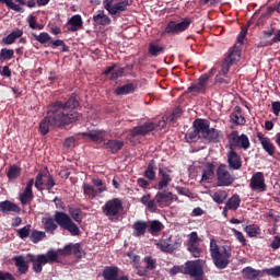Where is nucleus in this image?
<instances>
[{"label": "nucleus", "mask_w": 280, "mask_h": 280, "mask_svg": "<svg viewBox=\"0 0 280 280\" xmlns=\"http://www.w3.org/2000/svg\"><path fill=\"white\" fill-rule=\"evenodd\" d=\"M226 164L219 165V171L215 172V185L219 187H229L234 184V176L229 173Z\"/></svg>", "instance_id": "nucleus-10"}, {"label": "nucleus", "mask_w": 280, "mask_h": 280, "mask_svg": "<svg viewBox=\"0 0 280 280\" xmlns=\"http://www.w3.org/2000/svg\"><path fill=\"white\" fill-rule=\"evenodd\" d=\"M34 199V195L32 192V189L24 188V192H21V195H19V200L21 201V206H26L32 203V200Z\"/></svg>", "instance_id": "nucleus-34"}, {"label": "nucleus", "mask_w": 280, "mask_h": 280, "mask_svg": "<svg viewBox=\"0 0 280 280\" xmlns=\"http://www.w3.org/2000/svg\"><path fill=\"white\" fill-rule=\"evenodd\" d=\"M132 93H136V84L133 83H128L121 86H117V89H114V95L117 96L130 95Z\"/></svg>", "instance_id": "nucleus-24"}, {"label": "nucleus", "mask_w": 280, "mask_h": 280, "mask_svg": "<svg viewBox=\"0 0 280 280\" xmlns=\"http://www.w3.org/2000/svg\"><path fill=\"white\" fill-rule=\"evenodd\" d=\"M229 118L232 119V122H234L235 126H245V117L241 114L229 115Z\"/></svg>", "instance_id": "nucleus-52"}, {"label": "nucleus", "mask_w": 280, "mask_h": 280, "mask_svg": "<svg viewBox=\"0 0 280 280\" xmlns=\"http://www.w3.org/2000/svg\"><path fill=\"white\" fill-rule=\"evenodd\" d=\"M279 113H280V103L271 102V114H275L276 117H279Z\"/></svg>", "instance_id": "nucleus-59"}, {"label": "nucleus", "mask_w": 280, "mask_h": 280, "mask_svg": "<svg viewBox=\"0 0 280 280\" xmlns=\"http://www.w3.org/2000/svg\"><path fill=\"white\" fill-rule=\"evenodd\" d=\"M32 37H35V40L42 45L50 42V35L47 33H39V35L32 33Z\"/></svg>", "instance_id": "nucleus-49"}, {"label": "nucleus", "mask_w": 280, "mask_h": 280, "mask_svg": "<svg viewBox=\"0 0 280 280\" xmlns=\"http://www.w3.org/2000/svg\"><path fill=\"white\" fill-rule=\"evenodd\" d=\"M67 24L70 26L69 32L75 33L82 28V16L77 14L69 18Z\"/></svg>", "instance_id": "nucleus-28"}, {"label": "nucleus", "mask_w": 280, "mask_h": 280, "mask_svg": "<svg viewBox=\"0 0 280 280\" xmlns=\"http://www.w3.org/2000/svg\"><path fill=\"white\" fill-rule=\"evenodd\" d=\"M226 139L229 140V147L238 148L245 151L250 149V139H248L245 133L240 135L238 131H232Z\"/></svg>", "instance_id": "nucleus-9"}, {"label": "nucleus", "mask_w": 280, "mask_h": 280, "mask_svg": "<svg viewBox=\"0 0 280 280\" xmlns=\"http://www.w3.org/2000/svg\"><path fill=\"white\" fill-rule=\"evenodd\" d=\"M232 233L234 234V238H237V242H240V244H243V246L247 245V240H245V235L242 234V232L232 229Z\"/></svg>", "instance_id": "nucleus-54"}, {"label": "nucleus", "mask_w": 280, "mask_h": 280, "mask_svg": "<svg viewBox=\"0 0 280 280\" xmlns=\"http://www.w3.org/2000/svg\"><path fill=\"white\" fill-rule=\"evenodd\" d=\"M244 231L247 234V237H255L260 234V229L256 224L246 225Z\"/></svg>", "instance_id": "nucleus-46"}, {"label": "nucleus", "mask_w": 280, "mask_h": 280, "mask_svg": "<svg viewBox=\"0 0 280 280\" xmlns=\"http://www.w3.org/2000/svg\"><path fill=\"white\" fill-rule=\"evenodd\" d=\"M106 191V187L101 186L98 189L93 188V186L89 184H82V194L88 197V199L93 200L100 194Z\"/></svg>", "instance_id": "nucleus-21"}, {"label": "nucleus", "mask_w": 280, "mask_h": 280, "mask_svg": "<svg viewBox=\"0 0 280 280\" xmlns=\"http://www.w3.org/2000/svg\"><path fill=\"white\" fill-rule=\"evenodd\" d=\"M136 185H138V187H141V189H147L149 188V180L140 177L136 179Z\"/></svg>", "instance_id": "nucleus-60"}, {"label": "nucleus", "mask_w": 280, "mask_h": 280, "mask_svg": "<svg viewBox=\"0 0 280 280\" xmlns=\"http://www.w3.org/2000/svg\"><path fill=\"white\" fill-rule=\"evenodd\" d=\"M210 259L217 269L223 270L229 267L231 259V247L229 245L218 246L214 238H210Z\"/></svg>", "instance_id": "nucleus-5"}, {"label": "nucleus", "mask_w": 280, "mask_h": 280, "mask_svg": "<svg viewBox=\"0 0 280 280\" xmlns=\"http://www.w3.org/2000/svg\"><path fill=\"white\" fill-rule=\"evenodd\" d=\"M67 217L77 222V224L82 223V210L80 208L69 207V214L67 213Z\"/></svg>", "instance_id": "nucleus-35"}, {"label": "nucleus", "mask_w": 280, "mask_h": 280, "mask_svg": "<svg viewBox=\"0 0 280 280\" xmlns=\"http://www.w3.org/2000/svg\"><path fill=\"white\" fill-rule=\"evenodd\" d=\"M275 36V37H271ZM264 37L269 38L271 37V42H269V45L278 44L280 42V31H277V34H275V28H271L269 31H264Z\"/></svg>", "instance_id": "nucleus-43"}, {"label": "nucleus", "mask_w": 280, "mask_h": 280, "mask_svg": "<svg viewBox=\"0 0 280 280\" xmlns=\"http://www.w3.org/2000/svg\"><path fill=\"white\" fill-rule=\"evenodd\" d=\"M256 138H258V142H260V148L264 149L266 154H269V156H275V143H271V140L269 138L264 137V133H256Z\"/></svg>", "instance_id": "nucleus-18"}, {"label": "nucleus", "mask_w": 280, "mask_h": 280, "mask_svg": "<svg viewBox=\"0 0 280 280\" xmlns=\"http://www.w3.org/2000/svg\"><path fill=\"white\" fill-rule=\"evenodd\" d=\"M43 186L48 188V190L52 189V187H56V180L52 179V175H48V180L43 182Z\"/></svg>", "instance_id": "nucleus-58"}, {"label": "nucleus", "mask_w": 280, "mask_h": 280, "mask_svg": "<svg viewBox=\"0 0 280 280\" xmlns=\"http://www.w3.org/2000/svg\"><path fill=\"white\" fill-rule=\"evenodd\" d=\"M143 262H147V270H154L156 264L154 259L147 257L143 258Z\"/></svg>", "instance_id": "nucleus-62"}, {"label": "nucleus", "mask_w": 280, "mask_h": 280, "mask_svg": "<svg viewBox=\"0 0 280 280\" xmlns=\"http://www.w3.org/2000/svg\"><path fill=\"white\" fill-rule=\"evenodd\" d=\"M32 231H37V230H32V225L26 224L24 228H21L19 230H15V235L19 236L21 240H25L28 237V235H32Z\"/></svg>", "instance_id": "nucleus-40"}, {"label": "nucleus", "mask_w": 280, "mask_h": 280, "mask_svg": "<svg viewBox=\"0 0 280 280\" xmlns=\"http://www.w3.org/2000/svg\"><path fill=\"white\" fill-rule=\"evenodd\" d=\"M47 177V175L43 173H37V176L35 178L30 179V182L26 183V188L32 189V187L37 188L39 190L43 188V178Z\"/></svg>", "instance_id": "nucleus-30"}, {"label": "nucleus", "mask_w": 280, "mask_h": 280, "mask_svg": "<svg viewBox=\"0 0 280 280\" xmlns=\"http://www.w3.org/2000/svg\"><path fill=\"white\" fill-rule=\"evenodd\" d=\"M21 176V167L11 165V168H8V179L14 180Z\"/></svg>", "instance_id": "nucleus-48"}, {"label": "nucleus", "mask_w": 280, "mask_h": 280, "mask_svg": "<svg viewBox=\"0 0 280 280\" xmlns=\"http://www.w3.org/2000/svg\"><path fill=\"white\" fill-rule=\"evenodd\" d=\"M199 242V237L197 236V232H191L189 234V244L188 246L197 245Z\"/></svg>", "instance_id": "nucleus-61"}, {"label": "nucleus", "mask_w": 280, "mask_h": 280, "mask_svg": "<svg viewBox=\"0 0 280 280\" xmlns=\"http://www.w3.org/2000/svg\"><path fill=\"white\" fill-rule=\"evenodd\" d=\"M45 233L47 232H43V231H38V230H32V234H30V241L32 242V244H37L39 242H43V240H45Z\"/></svg>", "instance_id": "nucleus-38"}, {"label": "nucleus", "mask_w": 280, "mask_h": 280, "mask_svg": "<svg viewBox=\"0 0 280 280\" xmlns=\"http://www.w3.org/2000/svg\"><path fill=\"white\" fill-rule=\"evenodd\" d=\"M13 262L15 268L19 269V275H26L28 272L27 264H32V271L39 275L43 272V266L58 262V253L50 249L48 253L37 256L26 254V260L23 259V256H14Z\"/></svg>", "instance_id": "nucleus-2"}, {"label": "nucleus", "mask_w": 280, "mask_h": 280, "mask_svg": "<svg viewBox=\"0 0 280 280\" xmlns=\"http://www.w3.org/2000/svg\"><path fill=\"white\" fill-rule=\"evenodd\" d=\"M191 127L195 129L189 130L188 132H196V133L220 132L215 128H210V121L202 118L195 119V122L191 124Z\"/></svg>", "instance_id": "nucleus-15"}, {"label": "nucleus", "mask_w": 280, "mask_h": 280, "mask_svg": "<svg viewBox=\"0 0 280 280\" xmlns=\"http://www.w3.org/2000/svg\"><path fill=\"white\" fill-rule=\"evenodd\" d=\"M269 247L271 249H275V250L279 249V247H280V237L279 236H275V240L271 241V244L269 245Z\"/></svg>", "instance_id": "nucleus-63"}, {"label": "nucleus", "mask_w": 280, "mask_h": 280, "mask_svg": "<svg viewBox=\"0 0 280 280\" xmlns=\"http://www.w3.org/2000/svg\"><path fill=\"white\" fill-rule=\"evenodd\" d=\"M156 129V124L149 121L143 122V125L136 126L133 129H130V138L143 137L149 135V132L154 131Z\"/></svg>", "instance_id": "nucleus-14"}, {"label": "nucleus", "mask_w": 280, "mask_h": 280, "mask_svg": "<svg viewBox=\"0 0 280 280\" xmlns=\"http://www.w3.org/2000/svg\"><path fill=\"white\" fill-rule=\"evenodd\" d=\"M148 229L149 234L156 235L158 233L162 232L163 225L160 221H152L149 222Z\"/></svg>", "instance_id": "nucleus-45"}, {"label": "nucleus", "mask_w": 280, "mask_h": 280, "mask_svg": "<svg viewBox=\"0 0 280 280\" xmlns=\"http://www.w3.org/2000/svg\"><path fill=\"white\" fill-rule=\"evenodd\" d=\"M250 190L258 191V192H265L266 191V183L264 178V173L256 172L250 177Z\"/></svg>", "instance_id": "nucleus-16"}, {"label": "nucleus", "mask_w": 280, "mask_h": 280, "mask_svg": "<svg viewBox=\"0 0 280 280\" xmlns=\"http://www.w3.org/2000/svg\"><path fill=\"white\" fill-rule=\"evenodd\" d=\"M0 212L2 213H20L21 212V208H19L18 205L5 200L0 202Z\"/></svg>", "instance_id": "nucleus-25"}, {"label": "nucleus", "mask_w": 280, "mask_h": 280, "mask_svg": "<svg viewBox=\"0 0 280 280\" xmlns=\"http://www.w3.org/2000/svg\"><path fill=\"white\" fill-rule=\"evenodd\" d=\"M82 137H86L93 143H104V130H91L82 133Z\"/></svg>", "instance_id": "nucleus-23"}, {"label": "nucleus", "mask_w": 280, "mask_h": 280, "mask_svg": "<svg viewBox=\"0 0 280 280\" xmlns=\"http://www.w3.org/2000/svg\"><path fill=\"white\" fill-rule=\"evenodd\" d=\"M279 13L280 14V2L275 4V7H268L266 8V13H264V16L269 18L271 16L272 13Z\"/></svg>", "instance_id": "nucleus-55"}, {"label": "nucleus", "mask_w": 280, "mask_h": 280, "mask_svg": "<svg viewBox=\"0 0 280 280\" xmlns=\"http://www.w3.org/2000/svg\"><path fill=\"white\" fill-rule=\"evenodd\" d=\"M236 62H240V49L234 47L229 50L226 58L223 59V62L221 63V70L219 71V74H215V84L226 86L231 83V78L228 75L229 69L236 65Z\"/></svg>", "instance_id": "nucleus-6"}, {"label": "nucleus", "mask_w": 280, "mask_h": 280, "mask_svg": "<svg viewBox=\"0 0 280 280\" xmlns=\"http://www.w3.org/2000/svg\"><path fill=\"white\" fill-rule=\"evenodd\" d=\"M190 25H191L190 18H184V20L180 22H175V21L167 22V25L165 26V34L178 35L180 33L186 32V30H189Z\"/></svg>", "instance_id": "nucleus-11"}, {"label": "nucleus", "mask_w": 280, "mask_h": 280, "mask_svg": "<svg viewBox=\"0 0 280 280\" xmlns=\"http://www.w3.org/2000/svg\"><path fill=\"white\" fill-rule=\"evenodd\" d=\"M143 178H147L149 182H154L156 178L154 173V163L149 162V165H147V171H143Z\"/></svg>", "instance_id": "nucleus-44"}, {"label": "nucleus", "mask_w": 280, "mask_h": 280, "mask_svg": "<svg viewBox=\"0 0 280 280\" xmlns=\"http://www.w3.org/2000/svg\"><path fill=\"white\" fill-rule=\"evenodd\" d=\"M228 194L224 190H219L213 192V202L217 205H223V201H226Z\"/></svg>", "instance_id": "nucleus-47"}, {"label": "nucleus", "mask_w": 280, "mask_h": 280, "mask_svg": "<svg viewBox=\"0 0 280 280\" xmlns=\"http://www.w3.org/2000/svg\"><path fill=\"white\" fill-rule=\"evenodd\" d=\"M264 273L271 278H280V266H275L273 268L264 269Z\"/></svg>", "instance_id": "nucleus-51"}, {"label": "nucleus", "mask_w": 280, "mask_h": 280, "mask_svg": "<svg viewBox=\"0 0 280 280\" xmlns=\"http://www.w3.org/2000/svg\"><path fill=\"white\" fill-rule=\"evenodd\" d=\"M148 224L143 221H136L133 223V236L135 237H142L144 234H147Z\"/></svg>", "instance_id": "nucleus-31"}, {"label": "nucleus", "mask_w": 280, "mask_h": 280, "mask_svg": "<svg viewBox=\"0 0 280 280\" xmlns=\"http://www.w3.org/2000/svg\"><path fill=\"white\" fill-rule=\"evenodd\" d=\"M183 270L184 275L189 276L191 278H202V276H205L202 265H199V260L186 261Z\"/></svg>", "instance_id": "nucleus-13"}, {"label": "nucleus", "mask_w": 280, "mask_h": 280, "mask_svg": "<svg viewBox=\"0 0 280 280\" xmlns=\"http://www.w3.org/2000/svg\"><path fill=\"white\" fill-rule=\"evenodd\" d=\"M162 51H165L164 47L156 45L154 43H149V56L156 58L160 55H162Z\"/></svg>", "instance_id": "nucleus-41"}, {"label": "nucleus", "mask_w": 280, "mask_h": 280, "mask_svg": "<svg viewBox=\"0 0 280 280\" xmlns=\"http://www.w3.org/2000/svg\"><path fill=\"white\" fill-rule=\"evenodd\" d=\"M60 252L62 256L74 255L77 259L82 258V248L80 247V243H69V245L63 246V248Z\"/></svg>", "instance_id": "nucleus-19"}, {"label": "nucleus", "mask_w": 280, "mask_h": 280, "mask_svg": "<svg viewBox=\"0 0 280 280\" xmlns=\"http://www.w3.org/2000/svg\"><path fill=\"white\" fill-rule=\"evenodd\" d=\"M119 212H122V200L119 198L106 200L104 206H101V213H104L109 221L117 220Z\"/></svg>", "instance_id": "nucleus-7"}, {"label": "nucleus", "mask_w": 280, "mask_h": 280, "mask_svg": "<svg viewBox=\"0 0 280 280\" xmlns=\"http://www.w3.org/2000/svg\"><path fill=\"white\" fill-rule=\"evenodd\" d=\"M210 78H213V69H210V71H208L207 73L199 75V79H197L195 83H191L188 92L205 94V90L208 89V81L210 80Z\"/></svg>", "instance_id": "nucleus-12"}, {"label": "nucleus", "mask_w": 280, "mask_h": 280, "mask_svg": "<svg viewBox=\"0 0 280 280\" xmlns=\"http://www.w3.org/2000/svg\"><path fill=\"white\" fill-rule=\"evenodd\" d=\"M43 229L45 233L52 235L56 233V230L60 228L63 231L69 232L72 236H80L81 231L80 228L77 226L74 220L69 219L67 212L56 211L52 213V217H45L43 218Z\"/></svg>", "instance_id": "nucleus-3"}, {"label": "nucleus", "mask_w": 280, "mask_h": 280, "mask_svg": "<svg viewBox=\"0 0 280 280\" xmlns=\"http://www.w3.org/2000/svg\"><path fill=\"white\" fill-rule=\"evenodd\" d=\"M185 139H186V142L188 143L197 142L198 140H200L199 132L188 131L186 132Z\"/></svg>", "instance_id": "nucleus-53"}, {"label": "nucleus", "mask_w": 280, "mask_h": 280, "mask_svg": "<svg viewBox=\"0 0 280 280\" xmlns=\"http://www.w3.org/2000/svg\"><path fill=\"white\" fill-rule=\"evenodd\" d=\"M127 256L130 259V264L138 265V262H141V256H138L132 252H128Z\"/></svg>", "instance_id": "nucleus-57"}, {"label": "nucleus", "mask_w": 280, "mask_h": 280, "mask_svg": "<svg viewBox=\"0 0 280 280\" xmlns=\"http://www.w3.org/2000/svg\"><path fill=\"white\" fill-rule=\"evenodd\" d=\"M101 276L104 277V280H119V278H117V268L114 267L104 268V272Z\"/></svg>", "instance_id": "nucleus-39"}, {"label": "nucleus", "mask_w": 280, "mask_h": 280, "mask_svg": "<svg viewBox=\"0 0 280 280\" xmlns=\"http://www.w3.org/2000/svg\"><path fill=\"white\" fill-rule=\"evenodd\" d=\"M262 273H265L264 270L253 269L252 267H245L243 269V278L245 280H257Z\"/></svg>", "instance_id": "nucleus-26"}, {"label": "nucleus", "mask_w": 280, "mask_h": 280, "mask_svg": "<svg viewBox=\"0 0 280 280\" xmlns=\"http://www.w3.org/2000/svg\"><path fill=\"white\" fill-rule=\"evenodd\" d=\"M114 0H104V10L112 16H119L120 13L128 11V7L132 4V0H122L114 3Z\"/></svg>", "instance_id": "nucleus-8"}, {"label": "nucleus", "mask_w": 280, "mask_h": 280, "mask_svg": "<svg viewBox=\"0 0 280 280\" xmlns=\"http://www.w3.org/2000/svg\"><path fill=\"white\" fill-rule=\"evenodd\" d=\"M240 195L234 194L232 195V198H229V200H226V207L223 209L236 211V209H240Z\"/></svg>", "instance_id": "nucleus-36"}, {"label": "nucleus", "mask_w": 280, "mask_h": 280, "mask_svg": "<svg viewBox=\"0 0 280 280\" xmlns=\"http://www.w3.org/2000/svg\"><path fill=\"white\" fill-rule=\"evenodd\" d=\"M93 22L98 26H107L112 24V19H108V15L104 13V10H98L96 15H93Z\"/></svg>", "instance_id": "nucleus-27"}, {"label": "nucleus", "mask_w": 280, "mask_h": 280, "mask_svg": "<svg viewBox=\"0 0 280 280\" xmlns=\"http://www.w3.org/2000/svg\"><path fill=\"white\" fill-rule=\"evenodd\" d=\"M175 200V195L170 191H159L158 195H154V198H151L150 194L143 195L141 197V205L147 207V210L150 213H155L156 209L167 208Z\"/></svg>", "instance_id": "nucleus-4"}, {"label": "nucleus", "mask_w": 280, "mask_h": 280, "mask_svg": "<svg viewBox=\"0 0 280 280\" xmlns=\"http://www.w3.org/2000/svg\"><path fill=\"white\" fill-rule=\"evenodd\" d=\"M22 35H23V32L21 30H15L11 32V34H8V36L2 38V44L13 45V43H15V39L21 38Z\"/></svg>", "instance_id": "nucleus-37"}, {"label": "nucleus", "mask_w": 280, "mask_h": 280, "mask_svg": "<svg viewBox=\"0 0 280 280\" xmlns=\"http://www.w3.org/2000/svg\"><path fill=\"white\" fill-rule=\"evenodd\" d=\"M125 147V141L117 139H109L104 142V150L112 154H117Z\"/></svg>", "instance_id": "nucleus-20"}, {"label": "nucleus", "mask_w": 280, "mask_h": 280, "mask_svg": "<svg viewBox=\"0 0 280 280\" xmlns=\"http://www.w3.org/2000/svg\"><path fill=\"white\" fill-rule=\"evenodd\" d=\"M15 2L23 4V0H15ZM0 3L5 4V7L13 12H21L22 9L19 4L13 3V0H0Z\"/></svg>", "instance_id": "nucleus-42"}, {"label": "nucleus", "mask_w": 280, "mask_h": 280, "mask_svg": "<svg viewBox=\"0 0 280 280\" xmlns=\"http://www.w3.org/2000/svg\"><path fill=\"white\" fill-rule=\"evenodd\" d=\"M0 280H15V278L10 272L0 271Z\"/></svg>", "instance_id": "nucleus-64"}, {"label": "nucleus", "mask_w": 280, "mask_h": 280, "mask_svg": "<svg viewBox=\"0 0 280 280\" xmlns=\"http://www.w3.org/2000/svg\"><path fill=\"white\" fill-rule=\"evenodd\" d=\"M226 170L240 171L242 168V158L234 150L226 153Z\"/></svg>", "instance_id": "nucleus-17"}, {"label": "nucleus", "mask_w": 280, "mask_h": 280, "mask_svg": "<svg viewBox=\"0 0 280 280\" xmlns=\"http://www.w3.org/2000/svg\"><path fill=\"white\" fill-rule=\"evenodd\" d=\"M114 68L115 66L113 65L106 68V70H104V75H110L109 80L112 81L122 78V74L125 73L124 68H118L117 70H114Z\"/></svg>", "instance_id": "nucleus-29"}, {"label": "nucleus", "mask_w": 280, "mask_h": 280, "mask_svg": "<svg viewBox=\"0 0 280 280\" xmlns=\"http://www.w3.org/2000/svg\"><path fill=\"white\" fill-rule=\"evenodd\" d=\"M217 171L218 167L215 168L213 162L205 163V168L202 170V183H210L213 180V176H215Z\"/></svg>", "instance_id": "nucleus-22"}, {"label": "nucleus", "mask_w": 280, "mask_h": 280, "mask_svg": "<svg viewBox=\"0 0 280 280\" xmlns=\"http://www.w3.org/2000/svg\"><path fill=\"white\" fill-rule=\"evenodd\" d=\"M186 249H188L189 253H191V257H195V258H199V254L202 253V250H200L197 245H188Z\"/></svg>", "instance_id": "nucleus-56"}, {"label": "nucleus", "mask_w": 280, "mask_h": 280, "mask_svg": "<svg viewBox=\"0 0 280 280\" xmlns=\"http://www.w3.org/2000/svg\"><path fill=\"white\" fill-rule=\"evenodd\" d=\"M199 137L201 140L208 143H218V139L220 138V131H210V132H199Z\"/></svg>", "instance_id": "nucleus-32"}, {"label": "nucleus", "mask_w": 280, "mask_h": 280, "mask_svg": "<svg viewBox=\"0 0 280 280\" xmlns=\"http://www.w3.org/2000/svg\"><path fill=\"white\" fill-rule=\"evenodd\" d=\"M13 49L2 48L0 49V61H8L13 59Z\"/></svg>", "instance_id": "nucleus-50"}, {"label": "nucleus", "mask_w": 280, "mask_h": 280, "mask_svg": "<svg viewBox=\"0 0 280 280\" xmlns=\"http://www.w3.org/2000/svg\"><path fill=\"white\" fill-rule=\"evenodd\" d=\"M160 183L158 184V189L162 190L167 187L170 182H172V178H170V174H167V171L160 168Z\"/></svg>", "instance_id": "nucleus-33"}, {"label": "nucleus", "mask_w": 280, "mask_h": 280, "mask_svg": "<svg viewBox=\"0 0 280 280\" xmlns=\"http://www.w3.org/2000/svg\"><path fill=\"white\" fill-rule=\"evenodd\" d=\"M77 107H80V101L77 95L69 96L67 102L56 101L48 105V114L39 121V135L46 136L50 128H62L77 121L80 113H77Z\"/></svg>", "instance_id": "nucleus-1"}]
</instances>
